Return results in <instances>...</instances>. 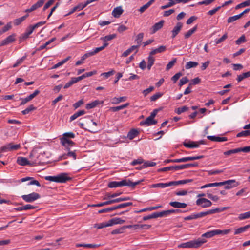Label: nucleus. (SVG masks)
I'll return each mask as SVG.
<instances>
[{"label":"nucleus","instance_id":"nucleus-1","mask_svg":"<svg viewBox=\"0 0 250 250\" xmlns=\"http://www.w3.org/2000/svg\"><path fill=\"white\" fill-rule=\"evenodd\" d=\"M142 181H143V180L133 182L129 179H124L119 182H111L108 184V187L110 188H115L123 186H128L129 187L134 188L136 185H139Z\"/></svg>","mask_w":250,"mask_h":250},{"label":"nucleus","instance_id":"nucleus-2","mask_svg":"<svg viewBox=\"0 0 250 250\" xmlns=\"http://www.w3.org/2000/svg\"><path fill=\"white\" fill-rule=\"evenodd\" d=\"M207 241L204 238H198L181 243L178 245V248H198L205 243Z\"/></svg>","mask_w":250,"mask_h":250},{"label":"nucleus","instance_id":"nucleus-3","mask_svg":"<svg viewBox=\"0 0 250 250\" xmlns=\"http://www.w3.org/2000/svg\"><path fill=\"white\" fill-rule=\"evenodd\" d=\"M75 137V134L72 132H66L63 134L60 138L61 144L65 147L67 150L70 151L71 147L74 146V142L70 140Z\"/></svg>","mask_w":250,"mask_h":250},{"label":"nucleus","instance_id":"nucleus-4","mask_svg":"<svg viewBox=\"0 0 250 250\" xmlns=\"http://www.w3.org/2000/svg\"><path fill=\"white\" fill-rule=\"evenodd\" d=\"M39 194L33 192L28 195H23L21 198L26 202H32L40 198Z\"/></svg>","mask_w":250,"mask_h":250},{"label":"nucleus","instance_id":"nucleus-5","mask_svg":"<svg viewBox=\"0 0 250 250\" xmlns=\"http://www.w3.org/2000/svg\"><path fill=\"white\" fill-rule=\"evenodd\" d=\"M221 183H224L223 184L225 185V188L226 189H230L232 188L236 187L239 185V183L235 181V180H228Z\"/></svg>","mask_w":250,"mask_h":250},{"label":"nucleus","instance_id":"nucleus-6","mask_svg":"<svg viewBox=\"0 0 250 250\" xmlns=\"http://www.w3.org/2000/svg\"><path fill=\"white\" fill-rule=\"evenodd\" d=\"M196 204L198 206H200L202 208H208L211 206L212 203L206 198H199L196 201Z\"/></svg>","mask_w":250,"mask_h":250},{"label":"nucleus","instance_id":"nucleus-7","mask_svg":"<svg viewBox=\"0 0 250 250\" xmlns=\"http://www.w3.org/2000/svg\"><path fill=\"white\" fill-rule=\"evenodd\" d=\"M70 178L66 173H62L56 176V182L63 183L69 180Z\"/></svg>","mask_w":250,"mask_h":250},{"label":"nucleus","instance_id":"nucleus-8","mask_svg":"<svg viewBox=\"0 0 250 250\" xmlns=\"http://www.w3.org/2000/svg\"><path fill=\"white\" fill-rule=\"evenodd\" d=\"M203 156H192V157H183L179 159H175V160L172 161L174 162L182 163L186 162L188 161H193L195 160H198L202 158Z\"/></svg>","mask_w":250,"mask_h":250},{"label":"nucleus","instance_id":"nucleus-9","mask_svg":"<svg viewBox=\"0 0 250 250\" xmlns=\"http://www.w3.org/2000/svg\"><path fill=\"white\" fill-rule=\"evenodd\" d=\"M207 214L206 211L200 212L197 213H192L187 217H186L184 219L185 220H190L193 219H196L198 218L203 217L205 216H207Z\"/></svg>","mask_w":250,"mask_h":250},{"label":"nucleus","instance_id":"nucleus-10","mask_svg":"<svg viewBox=\"0 0 250 250\" xmlns=\"http://www.w3.org/2000/svg\"><path fill=\"white\" fill-rule=\"evenodd\" d=\"M45 0H39L36 3L34 4L30 8L25 10V12L29 13L36 10L38 8L42 7L44 3Z\"/></svg>","mask_w":250,"mask_h":250},{"label":"nucleus","instance_id":"nucleus-11","mask_svg":"<svg viewBox=\"0 0 250 250\" xmlns=\"http://www.w3.org/2000/svg\"><path fill=\"white\" fill-rule=\"evenodd\" d=\"M17 163L20 166H32V164L28 161L27 158L23 157H18L17 159Z\"/></svg>","mask_w":250,"mask_h":250},{"label":"nucleus","instance_id":"nucleus-12","mask_svg":"<svg viewBox=\"0 0 250 250\" xmlns=\"http://www.w3.org/2000/svg\"><path fill=\"white\" fill-rule=\"evenodd\" d=\"M15 40V35L13 34L9 36H8L4 40H2L0 44V46H4L7 45Z\"/></svg>","mask_w":250,"mask_h":250},{"label":"nucleus","instance_id":"nucleus-13","mask_svg":"<svg viewBox=\"0 0 250 250\" xmlns=\"http://www.w3.org/2000/svg\"><path fill=\"white\" fill-rule=\"evenodd\" d=\"M183 24L181 22H178L177 23L176 26L174 27L172 30V38H175L176 35L179 33L182 27Z\"/></svg>","mask_w":250,"mask_h":250},{"label":"nucleus","instance_id":"nucleus-14","mask_svg":"<svg viewBox=\"0 0 250 250\" xmlns=\"http://www.w3.org/2000/svg\"><path fill=\"white\" fill-rule=\"evenodd\" d=\"M207 138L209 140L213 142H225L228 140L226 137H220L218 136H208Z\"/></svg>","mask_w":250,"mask_h":250},{"label":"nucleus","instance_id":"nucleus-15","mask_svg":"<svg viewBox=\"0 0 250 250\" xmlns=\"http://www.w3.org/2000/svg\"><path fill=\"white\" fill-rule=\"evenodd\" d=\"M123 12L124 10L122 6H118L113 9L112 12V15L115 18H119Z\"/></svg>","mask_w":250,"mask_h":250},{"label":"nucleus","instance_id":"nucleus-16","mask_svg":"<svg viewBox=\"0 0 250 250\" xmlns=\"http://www.w3.org/2000/svg\"><path fill=\"white\" fill-rule=\"evenodd\" d=\"M157 122L154 120V118L150 116L148 117L145 121L140 122L141 125H155Z\"/></svg>","mask_w":250,"mask_h":250},{"label":"nucleus","instance_id":"nucleus-17","mask_svg":"<svg viewBox=\"0 0 250 250\" xmlns=\"http://www.w3.org/2000/svg\"><path fill=\"white\" fill-rule=\"evenodd\" d=\"M169 205L174 208H183L187 206V204L185 203H181L177 201L170 202Z\"/></svg>","mask_w":250,"mask_h":250},{"label":"nucleus","instance_id":"nucleus-18","mask_svg":"<svg viewBox=\"0 0 250 250\" xmlns=\"http://www.w3.org/2000/svg\"><path fill=\"white\" fill-rule=\"evenodd\" d=\"M216 235H217L216 229L212 230L203 234L200 238H204L207 241L206 238H210Z\"/></svg>","mask_w":250,"mask_h":250},{"label":"nucleus","instance_id":"nucleus-19","mask_svg":"<svg viewBox=\"0 0 250 250\" xmlns=\"http://www.w3.org/2000/svg\"><path fill=\"white\" fill-rule=\"evenodd\" d=\"M103 103V101H100L98 100H95L91 103L87 104L86 105V108L87 109H92L96 107L98 104H102Z\"/></svg>","mask_w":250,"mask_h":250},{"label":"nucleus","instance_id":"nucleus-20","mask_svg":"<svg viewBox=\"0 0 250 250\" xmlns=\"http://www.w3.org/2000/svg\"><path fill=\"white\" fill-rule=\"evenodd\" d=\"M164 23V21L163 20H161L159 22L155 23L152 26V27L151 28V30H152L151 33L154 34L155 32H156L158 30H159V29L162 28V27L163 26Z\"/></svg>","mask_w":250,"mask_h":250},{"label":"nucleus","instance_id":"nucleus-21","mask_svg":"<svg viewBox=\"0 0 250 250\" xmlns=\"http://www.w3.org/2000/svg\"><path fill=\"white\" fill-rule=\"evenodd\" d=\"M192 181V179H186L176 181H170V184L171 186H177L180 184H186Z\"/></svg>","mask_w":250,"mask_h":250},{"label":"nucleus","instance_id":"nucleus-22","mask_svg":"<svg viewBox=\"0 0 250 250\" xmlns=\"http://www.w3.org/2000/svg\"><path fill=\"white\" fill-rule=\"evenodd\" d=\"M166 47L165 46L161 45L157 48L152 49V50L150 52L149 54L151 55H153L157 53L163 52L166 50Z\"/></svg>","mask_w":250,"mask_h":250},{"label":"nucleus","instance_id":"nucleus-23","mask_svg":"<svg viewBox=\"0 0 250 250\" xmlns=\"http://www.w3.org/2000/svg\"><path fill=\"white\" fill-rule=\"evenodd\" d=\"M108 45V43L107 42H104V44L101 47H96L94 49H93L90 52V55H91V56L97 53L98 52L102 51L104 48H105L107 45Z\"/></svg>","mask_w":250,"mask_h":250},{"label":"nucleus","instance_id":"nucleus-24","mask_svg":"<svg viewBox=\"0 0 250 250\" xmlns=\"http://www.w3.org/2000/svg\"><path fill=\"white\" fill-rule=\"evenodd\" d=\"M110 226H111L114 224H121L125 222V220H122L120 218H115L110 219L109 221Z\"/></svg>","mask_w":250,"mask_h":250},{"label":"nucleus","instance_id":"nucleus-25","mask_svg":"<svg viewBox=\"0 0 250 250\" xmlns=\"http://www.w3.org/2000/svg\"><path fill=\"white\" fill-rule=\"evenodd\" d=\"M171 186L170 182L166 183H160L154 184L152 185V187L153 188H164L167 187Z\"/></svg>","mask_w":250,"mask_h":250},{"label":"nucleus","instance_id":"nucleus-26","mask_svg":"<svg viewBox=\"0 0 250 250\" xmlns=\"http://www.w3.org/2000/svg\"><path fill=\"white\" fill-rule=\"evenodd\" d=\"M139 134L138 131L135 129H131L127 134V137L130 140H132L136 137Z\"/></svg>","mask_w":250,"mask_h":250},{"label":"nucleus","instance_id":"nucleus-27","mask_svg":"<svg viewBox=\"0 0 250 250\" xmlns=\"http://www.w3.org/2000/svg\"><path fill=\"white\" fill-rule=\"evenodd\" d=\"M223 184H224V183H221V182H215V183H209V184H206V185L201 187V189H203V188H211V187H213L221 186H223Z\"/></svg>","mask_w":250,"mask_h":250},{"label":"nucleus","instance_id":"nucleus-28","mask_svg":"<svg viewBox=\"0 0 250 250\" xmlns=\"http://www.w3.org/2000/svg\"><path fill=\"white\" fill-rule=\"evenodd\" d=\"M250 227V225H247L245 226L242 227L240 228H239L238 229H235L234 232L235 235H237L239 234H240L241 233H243L246 231V230L249 229Z\"/></svg>","mask_w":250,"mask_h":250},{"label":"nucleus","instance_id":"nucleus-29","mask_svg":"<svg viewBox=\"0 0 250 250\" xmlns=\"http://www.w3.org/2000/svg\"><path fill=\"white\" fill-rule=\"evenodd\" d=\"M198 63L196 62L189 61L187 62L185 65L186 69H189L191 68H195L198 66Z\"/></svg>","mask_w":250,"mask_h":250},{"label":"nucleus","instance_id":"nucleus-30","mask_svg":"<svg viewBox=\"0 0 250 250\" xmlns=\"http://www.w3.org/2000/svg\"><path fill=\"white\" fill-rule=\"evenodd\" d=\"M126 100L125 96L120 97L119 98L114 97L112 99L111 103L113 104H118L121 102H124Z\"/></svg>","mask_w":250,"mask_h":250},{"label":"nucleus","instance_id":"nucleus-31","mask_svg":"<svg viewBox=\"0 0 250 250\" xmlns=\"http://www.w3.org/2000/svg\"><path fill=\"white\" fill-rule=\"evenodd\" d=\"M155 1V0H150L148 2H147L146 4L144 5L143 6L140 7L139 9V11L141 13L144 12Z\"/></svg>","mask_w":250,"mask_h":250},{"label":"nucleus","instance_id":"nucleus-32","mask_svg":"<svg viewBox=\"0 0 250 250\" xmlns=\"http://www.w3.org/2000/svg\"><path fill=\"white\" fill-rule=\"evenodd\" d=\"M70 58V56L67 57L66 58L63 59V60L61 61V62H59L57 64H55L51 68L52 69H56L58 67L62 65L63 64L66 63Z\"/></svg>","mask_w":250,"mask_h":250},{"label":"nucleus","instance_id":"nucleus-33","mask_svg":"<svg viewBox=\"0 0 250 250\" xmlns=\"http://www.w3.org/2000/svg\"><path fill=\"white\" fill-rule=\"evenodd\" d=\"M114 203L113 202V199L112 200H109L107 201L101 203L97 204H94L92 205V207H102L105 205H110Z\"/></svg>","mask_w":250,"mask_h":250},{"label":"nucleus","instance_id":"nucleus-34","mask_svg":"<svg viewBox=\"0 0 250 250\" xmlns=\"http://www.w3.org/2000/svg\"><path fill=\"white\" fill-rule=\"evenodd\" d=\"M250 77V71L247 72L243 73L242 74L238 76L237 80L238 82L242 81L245 78Z\"/></svg>","mask_w":250,"mask_h":250},{"label":"nucleus","instance_id":"nucleus-35","mask_svg":"<svg viewBox=\"0 0 250 250\" xmlns=\"http://www.w3.org/2000/svg\"><path fill=\"white\" fill-rule=\"evenodd\" d=\"M28 17V14H27L21 18L16 19L14 21V24L15 25H18L20 24L23 21H24Z\"/></svg>","mask_w":250,"mask_h":250},{"label":"nucleus","instance_id":"nucleus-36","mask_svg":"<svg viewBox=\"0 0 250 250\" xmlns=\"http://www.w3.org/2000/svg\"><path fill=\"white\" fill-rule=\"evenodd\" d=\"M77 82H78V77L72 78L69 82H68L65 84V85L64 86V88H67L69 87L72 84L76 83Z\"/></svg>","mask_w":250,"mask_h":250},{"label":"nucleus","instance_id":"nucleus-37","mask_svg":"<svg viewBox=\"0 0 250 250\" xmlns=\"http://www.w3.org/2000/svg\"><path fill=\"white\" fill-rule=\"evenodd\" d=\"M110 224L109 221L108 222H104L99 224H96L94 225V227L97 229H101L105 227H109Z\"/></svg>","mask_w":250,"mask_h":250},{"label":"nucleus","instance_id":"nucleus-38","mask_svg":"<svg viewBox=\"0 0 250 250\" xmlns=\"http://www.w3.org/2000/svg\"><path fill=\"white\" fill-rule=\"evenodd\" d=\"M147 60H148V64H147V67L148 70H150L151 69L152 66L154 64L155 59L152 57V55H151L149 54V55L148 57Z\"/></svg>","mask_w":250,"mask_h":250},{"label":"nucleus","instance_id":"nucleus-39","mask_svg":"<svg viewBox=\"0 0 250 250\" xmlns=\"http://www.w3.org/2000/svg\"><path fill=\"white\" fill-rule=\"evenodd\" d=\"M96 72H97L96 71H90V72H86L85 73L79 76V81L83 80L86 77H90V76L96 74Z\"/></svg>","mask_w":250,"mask_h":250},{"label":"nucleus","instance_id":"nucleus-40","mask_svg":"<svg viewBox=\"0 0 250 250\" xmlns=\"http://www.w3.org/2000/svg\"><path fill=\"white\" fill-rule=\"evenodd\" d=\"M250 218V211L241 213L238 216V219L239 220H243Z\"/></svg>","mask_w":250,"mask_h":250},{"label":"nucleus","instance_id":"nucleus-41","mask_svg":"<svg viewBox=\"0 0 250 250\" xmlns=\"http://www.w3.org/2000/svg\"><path fill=\"white\" fill-rule=\"evenodd\" d=\"M184 146L188 148H197L199 147V144L194 142L190 143H184Z\"/></svg>","mask_w":250,"mask_h":250},{"label":"nucleus","instance_id":"nucleus-42","mask_svg":"<svg viewBox=\"0 0 250 250\" xmlns=\"http://www.w3.org/2000/svg\"><path fill=\"white\" fill-rule=\"evenodd\" d=\"M197 26H194L193 28L189 30L187 33L185 34L184 37L186 39L190 37L192 34H193L197 30Z\"/></svg>","mask_w":250,"mask_h":250},{"label":"nucleus","instance_id":"nucleus-43","mask_svg":"<svg viewBox=\"0 0 250 250\" xmlns=\"http://www.w3.org/2000/svg\"><path fill=\"white\" fill-rule=\"evenodd\" d=\"M249 136H250V129L242 131L238 133L236 135L237 137H247Z\"/></svg>","mask_w":250,"mask_h":250},{"label":"nucleus","instance_id":"nucleus-44","mask_svg":"<svg viewBox=\"0 0 250 250\" xmlns=\"http://www.w3.org/2000/svg\"><path fill=\"white\" fill-rule=\"evenodd\" d=\"M151 218H157L158 217H163L165 216L164 211L159 212H154L150 214Z\"/></svg>","mask_w":250,"mask_h":250},{"label":"nucleus","instance_id":"nucleus-45","mask_svg":"<svg viewBox=\"0 0 250 250\" xmlns=\"http://www.w3.org/2000/svg\"><path fill=\"white\" fill-rule=\"evenodd\" d=\"M36 109V107L34 106L33 105H30L27 108H26L25 110L22 111V113L23 115H26L29 113L30 112Z\"/></svg>","mask_w":250,"mask_h":250},{"label":"nucleus","instance_id":"nucleus-46","mask_svg":"<svg viewBox=\"0 0 250 250\" xmlns=\"http://www.w3.org/2000/svg\"><path fill=\"white\" fill-rule=\"evenodd\" d=\"M116 36L115 34H110L105 36L104 37L101 38V39L104 41L105 42H107L114 39Z\"/></svg>","mask_w":250,"mask_h":250},{"label":"nucleus","instance_id":"nucleus-47","mask_svg":"<svg viewBox=\"0 0 250 250\" xmlns=\"http://www.w3.org/2000/svg\"><path fill=\"white\" fill-rule=\"evenodd\" d=\"M164 212L165 216H167L171 213H178L180 212L181 211L178 209H170V210H165V211H164Z\"/></svg>","mask_w":250,"mask_h":250},{"label":"nucleus","instance_id":"nucleus-48","mask_svg":"<svg viewBox=\"0 0 250 250\" xmlns=\"http://www.w3.org/2000/svg\"><path fill=\"white\" fill-rule=\"evenodd\" d=\"M188 108L186 106H184L181 107L177 108L175 109V112L178 114H181V113L187 111Z\"/></svg>","mask_w":250,"mask_h":250},{"label":"nucleus","instance_id":"nucleus-49","mask_svg":"<svg viewBox=\"0 0 250 250\" xmlns=\"http://www.w3.org/2000/svg\"><path fill=\"white\" fill-rule=\"evenodd\" d=\"M156 163L155 162H151V161H146V162H145L143 165V166H142V168H146V167H154L155 166H156Z\"/></svg>","mask_w":250,"mask_h":250},{"label":"nucleus","instance_id":"nucleus-50","mask_svg":"<svg viewBox=\"0 0 250 250\" xmlns=\"http://www.w3.org/2000/svg\"><path fill=\"white\" fill-rule=\"evenodd\" d=\"M250 5V0H248L247 1H245L242 3H241L239 4H238L236 6L235 8H236V9H238L241 8L242 7H244L246 6H249Z\"/></svg>","mask_w":250,"mask_h":250},{"label":"nucleus","instance_id":"nucleus-51","mask_svg":"<svg viewBox=\"0 0 250 250\" xmlns=\"http://www.w3.org/2000/svg\"><path fill=\"white\" fill-rule=\"evenodd\" d=\"M240 152V150L239 148H236L234 149L229 150V151H227L224 152V154L226 156H229L232 154H235Z\"/></svg>","mask_w":250,"mask_h":250},{"label":"nucleus","instance_id":"nucleus-52","mask_svg":"<svg viewBox=\"0 0 250 250\" xmlns=\"http://www.w3.org/2000/svg\"><path fill=\"white\" fill-rule=\"evenodd\" d=\"M240 18H241V17L239 15V14L235 15V16L229 17L227 20V21L229 23H231V22L238 20Z\"/></svg>","mask_w":250,"mask_h":250},{"label":"nucleus","instance_id":"nucleus-53","mask_svg":"<svg viewBox=\"0 0 250 250\" xmlns=\"http://www.w3.org/2000/svg\"><path fill=\"white\" fill-rule=\"evenodd\" d=\"M121 194V192H116V193H114L113 194L108 193V194H106V197H105L104 198V199H110V198H114V197H117V196L120 195Z\"/></svg>","mask_w":250,"mask_h":250},{"label":"nucleus","instance_id":"nucleus-54","mask_svg":"<svg viewBox=\"0 0 250 250\" xmlns=\"http://www.w3.org/2000/svg\"><path fill=\"white\" fill-rule=\"evenodd\" d=\"M11 28V22L8 23L5 26H4L3 28L0 30V34H2L4 32L8 31Z\"/></svg>","mask_w":250,"mask_h":250},{"label":"nucleus","instance_id":"nucleus-55","mask_svg":"<svg viewBox=\"0 0 250 250\" xmlns=\"http://www.w3.org/2000/svg\"><path fill=\"white\" fill-rule=\"evenodd\" d=\"M221 212V208H216L215 209H212L208 210V211H206L207 215L209 214H214L217 212Z\"/></svg>","mask_w":250,"mask_h":250},{"label":"nucleus","instance_id":"nucleus-56","mask_svg":"<svg viewBox=\"0 0 250 250\" xmlns=\"http://www.w3.org/2000/svg\"><path fill=\"white\" fill-rule=\"evenodd\" d=\"M215 0H204L201 1H199L197 3V5H208L213 2Z\"/></svg>","mask_w":250,"mask_h":250},{"label":"nucleus","instance_id":"nucleus-57","mask_svg":"<svg viewBox=\"0 0 250 250\" xmlns=\"http://www.w3.org/2000/svg\"><path fill=\"white\" fill-rule=\"evenodd\" d=\"M246 38L245 35H242L238 39L235 41V43L237 45H239L246 42Z\"/></svg>","mask_w":250,"mask_h":250},{"label":"nucleus","instance_id":"nucleus-58","mask_svg":"<svg viewBox=\"0 0 250 250\" xmlns=\"http://www.w3.org/2000/svg\"><path fill=\"white\" fill-rule=\"evenodd\" d=\"M97 0H88L84 4H83V3L79 4V10L83 9L88 4H89L91 2H94L95 1H97Z\"/></svg>","mask_w":250,"mask_h":250},{"label":"nucleus","instance_id":"nucleus-59","mask_svg":"<svg viewBox=\"0 0 250 250\" xmlns=\"http://www.w3.org/2000/svg\"><path fill=\"white\" fill-rule=\"evenodd\" d=\"M144 37V34L143 33H140L137 36L136 39L135 41L137 43L138 45H140L141 42L142 41L143 38Z\"/></svg>","mask_w":250,"mask_h":250},{"label":"nucleus","instance_id":"nucleus-60","mask_svg":"<svg viewBox=\"0 0 250 250\" xmlns=\"http://www.w3.org/2000/svg\"><path fill=\"white\" fill-rule=\"evenodd\" d=\"M176 62V59H175V58L173 59L170 62H169L168 63L167 65L166 70H168L170 68H171L173 66V65H174V64Z\"/></svg>","mask_w":250,"mask_h":250},{"label":"nucleus","instance_id":"nucleus-61","mask_svg":"<svg viewBox=\"0 0 250 250\" xmlns=\"http://www.w3.org/2000/svg\"><path fill=\"white\" fill-rule=\"evenodd\" d=\"M26 57V56H23L22 57H21V58L18 59L17 61L13 65V67H17L19 65L21 64L24 61Z\"/></svg>","mask_w":250,"mask_h":250},{"label":"nucleus","instance_id":"nucleus-62","mask_svg":"<svg viewBox=\"0 0 250 250\" xmlns=\"http://www.w3.org/2000/svg\"><path fill=\"white\" fill-rule=\"evenodd\" d=\"M217 231V235L219 234H222V235H226L229 233L231 231L230 229H225V230H220V229H216Z\"/></svg>","mask_w":250,"mask_h":250},{"label":"nucleus","instance_id":"nucleus-63","mask_svg":"<svg viewBox=\"0 0 250 250\" xmlns=\"http://www.w3.org/2000/svg\"><path fill=\"white\" fill-rule=\"evenodd\" d=\"M182 74L181 72H178L175 74L172 78L171 80L174 83H176L177 81L180 78L181 76H182Z\"/></svg>","mask_w":250,"mask_h":250},{"label":"nucleus","instance_id":"nucleus-64","mask_svg":"<svg viewBox=\"0 0 250 250\" xmlns=\"http://www.w3.org/2000/svg\"><path fill=\"white\" fill-rule=\"evenodd\" d=\"M162 95L163 94L162 93H156V94H154L153 95H152L150 97V100L151 101H155L156 100H157L158 98L161 97L162 96Z\"/></svg>","mask_w":250,"mask_h":250}]
</instances>
